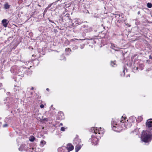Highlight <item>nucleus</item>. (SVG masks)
<instances>
[{
	"mask_svg": "<svg viewBox=\"0 0 152 152\" xmlns=\"http://www.w3.org/2000/svg\"><path fill=\"white\" fill-rule=\"evenodd\" d=\"M141 138L143 142L149 143L152 139V134L148 131H145L142 135Z\"/></svg>",
	"mask_w": 152,
	"mask_h": 152,
	"instance_id": "f257e3e1",
	"label": "nucleus"
},
{
	"mask_svg": "<svg viewBox=\"0 0 152 152\" xmlns=\"http://www.w3.org/2000/svg\"><path fill=\"white\" fill-rule=\"evenodd\" d=\"M40 7V6L39 5H38Z\"/></svg>",
	"mask_w": 152,
	"mask_h": 152,
	"instance_id": "de8ad7c7",
	"label": "nucleus"
},
{
	"mask_svg": "<svg viewBox=\"0 0 152 152\" xmlns=\"http://www.w3.org/2000/svg\"><path fill=\"white\" fill-rule=\"evenodd\" d=\"M140 11H138V12H137V14H138V15H139V14H140Z\"/></svg>",
	"mask_w": 152,
	"mask_h": 152,
	"instance_id": "e433bc0d",
	"label": "nucleus"
},
{
	"mask_svg": "<svg viewBox=\"0 0 152 152\" xmlns=\"http://www.w3.org/2000/svg\"><path fill=\"white\" fill-rule=\"evenodd\" d=\"M27 148H27L26 145H22L19 148V150L20 151H22L23 150H26Z\"/></svg>",
	"mask_w": 152,
	"mask_h": 152,
	"instance_id": "423d86ee",
	"label": "nucleus"
},
{
	"mask_svg": "<svg viewBox=\"0 0 152 152\" xmlns=\"http://www.w3.org/2000/svg\"><path fill=\"white\" fill-rule=\"evenodd\" d=\"M149 59H152V57L151 55H150L149 56Z\"/></svg>",
	"mask_w": 152,
	"mask_h": 152,
	"instance_id": "f704fd0d",
	"label": "nucleus"
},
{
	"mask_svg": "<svg viewBox=\"0 0 152 152\" xmlns=\"http://www.w3.org/2000/svg\"><path fill=\"white\" fill-rule=\"evenodd\" d=\"M101 129V128H99V129Z\"/></svg>",
	"mask_w": 152,
	"mask_h": 152,
	"instance_id": "09e8293b",
	"label": "nucleus"
},
{
	"mask_svg": "<svg viewBox=\"0 0 152 152\" xmlns=\"http://www.w3.org/2000/svg\"><path fill=\"white\" fill-rule=\"evenodd\" d=\"M49 90V88H47L46 89V90H47V91H48V90Z\"/></svg>",
	"mask_w": 152,
	"mask_h": 152,
	"instance_id": "37998d69",
	"label": "nucleus"
},
{
	"mask_svg": "<svg viewBox=\"0 0 152 152\" xmlns=\"http://www.w3.org/2000/svg\"><path fill=\"white\" fill-rule=\"evenodd\" d=\"M45 141L43 140H42L40 142V145L41 146H43L45 144Z\"/></svg>",
	"mask_w": 152,
	"mask_h": 152,
	"instance_id": "f3484780",
	"label": "nucleus"
},
{
	"mask_svg": "<svg viewBox=\"0 0 152 152\" xmlns=\"http://www.w3.org/2000/svg\"><path fill=\"white\" fill-rule=\"evenodd\" d=\"M74 23H73L72 24V26H74L75 25L76 26H77L79 25H80L82 23V22L81 21H80L78 20H76L75 19V21H74Z\"/></svg>",
	"mask_w": 152,
	"mask_h": 152,
	"instance_id": "39448f33",
	"label": "nucleus"
},
{
	"mask_svg": "<svg viewBox=\"0 0 152 152\" xmlns=\"http://www.w3.org/2000/svg\"><path fill=\"white\" fill-rule=\"evenodd\" d=\"M74 148L73 146L70 143L68 144L66 146V149L63 150L62 148H59L58 149L59 152H69L72 151Z\"/></svg>",
	"mask_w": 152,
	"mask_h": 152,
	"instance_id": "f03ea898",
	"label": "nucleus"
},
{
	"mask_svg": "<svg viewBox=\"0 0 152 152\" xmlns=\"http://www.w3.org/2000/svg\"><path fill=\"white\" fill-rule=\"evenodd\" d=\"M116 61H111V65L113 67H115L116 66Z\"/></svg>",
	"mask_w": 152,
	"mask_h": 152,
	"instance_id": "2eb2a0df",
	"label": "nucleus"
},
{
	"mask_svg": "<svg viewBox=\"0 0 152 152\" xmlns=\"http://www.w3.org/2000/svg\"><path fill=\"white\" fill-rule=\"evenodd\" d=\"M120 17V14H117L115 16V17Z\"/></svg>",
	"mask_w": 152,
	"mask_h": 152,
	"instance_id": "473e14b6",
	"label": "nucleus"
},
{
	"mask_svg": "<svg viewBox=\"0 0 152 152\" xmlns=\"http://www.w3.org/2000/svg\"><path fill=\"white\" fill-rule=\"evenodd\" d=\"M147 128L150 131H152V119H149L146 123Z\"/></svg>",
	"mask_w": 152,
	"mask_h": 152,
	"instance_id": "7ed1b4c3",
	"label": "nucleus"
},
{
	"mask_svg": "<svg viewBox=\"0 0 152 152\" xmlns=\"http://www.w3.org/2000/svg\"><path fill=\"white\" fill-rule=\"evenodd\" d=\"M53 3H52V4H49L48 6L47 7V8H46V9H49V8L50 7H51V6L52 5V4H53Z\"/></svg>",
	"mask_w": 152,
	"mask_h": 152,
	"instance_id": "bb28decb",
	"label": "nucleus"
},
{
	"mask_svg": "<svg viewBox=\"0 0 152 152\" xmlns=\"http://www.w3.org/2000/svg\"><path fill=\"white\" fill-rule=\"evenodd\" d=\"M143 120L142 117L141 116H139L136 119V120L138 122H141V121H142Z\"/></svg>",
	"mask_w": 152,
	"mask_h": 152,
	"instance_id": "4468645a",
	"label": "nucleus"
},
{
	"mask_svg": "<svg viewBox=\"0 0 152 152\" xmlns=\"http://www.w3.org/2000/svg\"><path fill=\"white\" fill-rule=\"evenodd\" d=\"M111 125L112 126H117L118 124H117V122H116L115 121H112L111 123Z\"/></svg>",
	"mask_w": 152,
	"mask_h": 152,
	"instance_id": "a211bd4d",
	"label": "nucleus"
},
{
	"mask_svg": "<svg viewBox=\"0 0 152 152\" xmlns=\"http://www.w3.org/2000/svg\"><path fill=\"white\" fill-rule=\"evenodd\" d=\"M65 51L66 52H68L69 51H71V50L70 49V48H66L65 49Z\"/></svg>",
	"mask_w": 152,
	"mask_h": 152,
	"instance_id": "5701e85b",
	"label": "nucleus"
},
{
	"mask_svg": "<svg viewBox=\"0 0 152 152\" xmlns=\"http://www.w3.org/2000/svg\"><path fill=\"white\" fill-rule=\"evenodd\" d=\"M121 75L122 76H124L125 75V68H124V69H123V71L121 73Z\"/></svg>",
	"mask_w": 152,
	"mask_h": 152,
	"instance_id": "6ab92c4d",
	"label": "nucleus"
},
{
	"mask_svg": "<svg viewBox=\"0 0 152 152\" xmlns=\"http://www.w3.org/2000/svg\"><path fill=\"white\" fill-rule=\"evenodd\" d=\"M60 126H63V124L62 123H60Z\"/></svg>",
	"mask_w": 152,
	"mask_h": 152,
	"instance_id": "58836bf2",
	"label": "nucleus"
},
{
	"mask_svg": "<svg viewBox=\"0 0 152 152\" xmlns=\"http://www.w3.org/2000/svg\"><path fill=\"white\" fill-rule=\"evenodd\" d=\"M74 142L76 144H79L81 142V139L78 138V137H76L74 140Z\"/></svg>",
	"mask_w": 152,
	"mask_h": 152,
	"instance_id": "6e6552de",
	"label": "nucleus"
},
{
	"mask_svg": "<svg viewBox=\"0 0 152 152\" xmlns=\"http://www.w3.org/2000/svg\"><path fill=\"white\" fill-rule=\"evenodd\" d=\"M59 20L60 21H61L62 22H64L63 17L62 16H59Z\"/></svg>",
	"mask_w": 152,
	"mask_h": 152,
	"instance_id": "4be33fe9",
	"label": "nucleus"
},
{
	"mask_svg": "<svg viewBox=\"0 0 152 152\" xmlns=\"http://www.w3.org/2000/svg\"><path fill=\"white\" fill-rule=\"evenodd\" d=\"M124 118L123 116H122L121 118V120H120L119 121L120 122H123L124 123V121H123V119H124Z\"/></svg>",
	"mask_w": 152,
	"mask_h": 152,
	"instance_id": "a878e982",
	"label": "nucleus"
},
{
	"mask_svg": "<svg viewBox=\"0 0 152 152\" xmlns=\"http://www.w3.org/2000/svg\"><path fill=\"white\" fill-rule=\"evenodd\" d=\"M31 94H32V93H31Z\"/></svg>",
	"mask_w": 152,
	"mask_h": 152,
	"instance_id": "49530a36",
	"label": "nucleus"
},
{
	"mask_svg": "<svg viewBox=\"0 0 152 152\" xmlns=\"http://www.w3.org/2000/svg\"><path fill=\"white\" fill-rule=\"evenodd\" d=\"M61 130L62 131H65V128L64 127H61Z\"/></svg>",
	"mask_w": 152,
	"mask_h": 152,
	"instance_id": "c756f323",
	"label": "nucleus"
},
{
	"mask_svg": "<svg viewBox=\"0 0 152 152\" xmlns=\"http://www.w3.org/2000/svg\"><path fill=\"white\" fill-rule=\"evenodd\" d=\"M80 145H77L75 147V152H77L81 148Z\"/></svg>",
	"mask_w": 152,
	"mask_h": 152,
	"instance_id": "f8f14e48",
	"label": "nucleus"
},
{
	"mask_svg": "<svg viewBox=\"0 0 152 152\" xmlns=\"http://www.w3.org/2000/svg\"><path fill=\"white\" fill-rule=\"evenodd\" d=\"M2 86V83H0V88Z\"/></svg>",
	"mask_w": 152,
	"mask_h": 152,
	"instance_id": "c9c22d12",
	"label": "nucleus"
},
{
	"mask_svg": "<svg viewBox=\"0 0 152 152\" xmlns=\"http://www.w3.org/2000/svg\"><path fill=\"white\" fill-rule=\"evenodd\" d=\"M48 20H49V21H50V22H51V23H54V22L53 21L51 20L50 19L48 18Z\"/></svg>",
	"mask_w": 152,
	"mask_h": 152,
	"instance_id": "72a5a7b5",
	"label": "nucleus"
},
{
	"mask_svg": "<svg viewBox=\"0 0 152 152\" xmlns=\"http://www.w3.org/2000/svg\"><path fill=\"white\" fill-rule=\"evenodd\" d=\"M91 30V28H90L88 29H86L85 31L86 32H90Z\"/></svg>",
	"mask_w": 152,
	"mask_h": 152,
	"instance_id": "412c9836",
	"label": "nucleus"
},
{
	"mask_svg": "<svg viewBox=\"0 0 152 152\" xmlns=\"http://www.w3.org/2000/svg\"><path fill=\"white\" fill-rule=\"evenodd\" d=\"M144 66V65L142 64H140V66H141V67H143Z\"/></svg>",
	"mask_w": 152,
	"mask_h": 152,
	"instance_id": "2f4dec72",
	"label": "nucleus"
},
{
	"mask_svg": "<svg viewBox=\"0 0 152 152\" xmlns=\"http://www.w3.org/2000/svg\"><path fill=\"white\" fill-rule=\"evenodd\" d=\"M34 89V88L33 87H32L31 88V90H33Z\"/></svg>",
	"mask_w": 152,
	"mask_h": 152,
	"instance_id": "a19ab883",
	"label": "nucleus"
},
{
	"mask_svg": "<svg viewBox=\"0 0 152 152\" xmlns=\"http://www.w3.org/2000/svg\"><path fill=\"white\" fill-rule=\"evenodd\" d=\"M9 22L7 20L4 19L1 21V24L4 27H7Z\"/></svg>",
	"mask_w": 152,
	"mask_h": 152,
	"instance_id": "20e7f679",
	"label": "nucleus"
},
{
	"mask_svg": "<svg viewBox=\"0 0 152 152\" xmlns=\"http://www.w3.org/2000/svg\"><path fill=\"white\" fill-rule=\"evenodd\" d=\"M8 126V124H5L3 125V127H7Z\"/></svg>",
	"mask_w": 152,
	"mask_h": 152,
	"instance_id": "c85d7f7f",
	"label": "nucleus"
},
{
	"mask_svg": "<svg viewBox=\"0 0 152 152\" xmlns=\"http://www.w3.org/2000/svg\"><path fill=\"white\" fill-rule=\"evenodd\" d=\"M69 15V14H67L66 15V16H67V17H68Z\"/></svg>",
	"mask_w": 152,
	"mask_h": 152,
	"instance_id": "4c0bfd02",
	"label": "nucleus"
},
{
	"mask_svg": "<svg viewBox=\"0 0 152 152\" xmlns=\"http://www.w3.org/2000/svg\"><path fill=\"white\" fill-rule=\"evenodd\" d=\"M86 39H80V40H85Z\"/></svg>",
	"mask_w": 152,
	"mask_h": 152,
	"instance_id": "ea45409f",
	"label": "nucleus"
},
{
	"mask_svg": "<svg viewBox=\"0 0 152 152\" xmlns=\"http://www.w3.org/2000/svg\"><path fill=\"white\" fill-rule=\"evenodd\" d=\"M87 27V25L86 26H84V27Z\"/></svg>",
	"mask_w": 152,
	"mask_h": 152,
	"instance_id": "79ce46f5",
	"label": "nucleus"
},
{
	"mask_svg": "<svg viewBox=\"0 0 152 152\" xmlns=\"http://www.w3.org/2000/svg\"><path fill=\"white\" fill-rule=\"evenodd\" d=\"M40 107L41 108H44V105L43 104H41L40 105Z\"/></svg>",
	"mask_w": 152,
	"mask_h": 152,
	"instance_id": "7c9ffc66",
	"label": "nucleus"
},
{
	"mask_svg": "<svg viewBox=\"0 0 152 152\" xmlns=\"http://www.w3.org/2000/svg\"><path fill=\"white\" fill-rule=\"evenodd\" d=\"M35 139V137L34 136L32 135L31 136H30L29 140L31 142H33L34 140Z\"/></svg>",
	"mask_w": 152,
	"mask_h": 152,
	"instance_id": "dca6fc26",
	"label": "nucleus"
},
{
	"mask_svg": "<svg viewBox=\"0 0 152 152\" xmlns=\"http://www.w3.org/2000/svg\"><path fill=\"white\" fill-rule=\"evenodd\" d=\"M13 71V72L15 74H18L19 72L18 69L16 66H13L11 69V70Z\"/></svg>",
	"mask_w": 152,
	"mask_h": 152,
	"instance_id": "0eeeda50",
	"label": "nucleus"
},
{
	"mask_svg": "<svg viewBox=\"0 0 152 152\" xmlns=\"http://www.w3.org/2000/svg\"><path fill=\"white\" fill-rule=\"evenodd\" d=\"M147 7L149 8H151L152 7V4L151 3H148L147 4Z\"/></svg>",
	"mask_w": 152,
	"mask_h": 152,
	"instance_id": "aec40b11",
	"label": "nucleus"
},
{
	"mask_svg": "<svg viewBox=\"0 0 152 152\" xmlns=\"http://www.w3.org/2000/svg\"><path fill=\"white\" fill-rule=\"evenodd\" d=\"M97 139L96 137H94L92 139L91 142L93 144L96 145L97 144Z\"/></svg>",
	"mask_w": 152,
	"mask_h": 152,
	"instance_id": "1a4fd4ad",
	"label": "nucleus"
},
{
	"mask_svg": "<svg viewBox=\"0 0 152 152\" xmlns=\"http://www.w3.org/2000/svg\"><path fill=\"white\" fill-rule=\"evenodd\" d=\"M85 46V45L84 44H82V45H80V48L81 49H83L84 48Z\"/></svg>",
	"mask_w": 152,
	"mask_h": 152,
	"instance_id": "cd10ccee",
	"label": "nucleus"
},
{
	"mask_svg": "<svg viewBox=\"0 0 152 152\" xmlns=\"http://www.w3.org/2000/svg\"><path fill=\"white\" fill-rule=\"evenodd\" d=\"M119 127L118 126V125L117 126H113L112 127V129L115 131L117 132H119L120 130H119Z\"/></svg>",
	"mask_w": 152,
	"mask_h": 152,
	"instance_id": "9d476101",
	"label": "nucleus"
},
{
	"mask_svg": "<svg viewBox=\"0 0 152 152\" xmlns=\"http://www.w3.org/2000/svg\"><path fill=\"white\" fill-rule=\"evenodd\" d=\"M92 129H91V130H92V132H94L96 134H97V133L98 132V133L99 134H100V133L99 132V129H98V130H97V129H96V130H95L94 129V128H92Z\"/></svg>",
	"mask_w": 152,
	"mask_h": 152,
	"instance_id": "ddd939ff",
	"label": "nucleus"
},
{
	"mask_svg": "<svg viewBox=\"0 0 152 152\" xmlns=\"http://www.w3.org/2000/svg\"><path fill=\"white\" fill-rule=\"evenodd\" d=\"M46 119H47L46 118H45V120H46Z\"/></svg>",
	"mask_w": 152,
	"mask_h": 152,
	"instance_id": "a18cd8bd",
	"label": "nucleus"
},
{
	"mask_svg": "<svg viewBox=\"0 0 152 152\" xmlns=\"http://www.w3.org/2000/svg\"><path fill=\"white\" fill-rule=\"evenodd\" d=\"M9 118V119H10L11 118L10 117Z\"/></svg>",
	"mask_w": 152,
	"mask_h": 152,
	"instance_id": "c03bdc74",
	"label": "nucleus"
},
{
	"mask_svg": "<svg viewBox=\"0 0 152 152\" xmlns=\"http://www.w3.org/2000/svg\"><path fill=\"white\" fill-rule=\"evenodd\" d=\"M65 58V57L63 55L61 56V60H64Z\"/></svg>",
	"mask_w": 152,
	"mask_h": 152,
	"instance_id": "393cba45",
	"label": "nucleus"
},
{
	"mask_svg": "<svg viewBox=\"0 0 152 152\" xmlns=\"http://www.w3.org/2000/svg\"><path fill=\"white\" fill-rule=\"evenodd\" d=\"M10 6L11 5L9 4L8 3L6 2L4 5V8L5 9H9Z\"/></svg>",
	"mask_w": 152,
	"mask_h": 152,
	"instance_id": "9b49d317",
	"label": "nucleus"
},
{
	"mask_svg": "<svg viewBox=\"0 0 152 152\" xmlns=\"http://www.w3.org/2000/svg\"><path fill=\"white\" fill-rule=\"evenodd\" d=\"M78 48V47L77 46L75 45L72 48V49L73 50H75Z\"/></svg>",
	"mask_w": 152,
	"mask_h": 152,
	"instance_id": "b1692460",
	"label": "nucleus"
}]
</instances>
